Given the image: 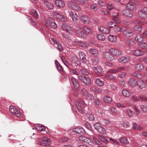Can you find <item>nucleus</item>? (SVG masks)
<instances>
[{
  "label": "nucleus",
  "instance_id": "obj_1",
  "mask_svg": "<svg viewBox=\"0 0 147 147\" xmlns=\"http://www.w3.org/2000/svg\"><path fill=\"white\" fill-rule=\"evenodd\" d=\"M45 25L47 26H50L53 28H55L57 26L54 20L52 18L49 17L45 20Z\"/></svg>",
  "mask_w": 147,
  "mask_h": 147
},
{
  "label": "nucleus",
  "instance_id": "obj_2",
  "mask_svg": "<svg viewBox=\"0 0 147 147\" xmlns=\"http://www.w3.org/2000/svg\"><path fill=\"white\" fill-rule=\"evenodd\" d=\"M9 110L13 114L17 117H20L21 115V113L19 109L13 106H11L9 107Z\"/></svg>",
  "mask_w": 147,
  "mask_h": 147
},
{
  "label": "nucleus",
  "instance_id": "obj_3",
  "mask_svg": "<svg viewBox=\"0 0 147 147\" xmlns=\"http://www.w3.org/2000/svg\"><path fill=\"white\" fill-rule=\"evenodd\" d=\"M53 15L54 16L56 17L57 19L61 21L64 22H66L67 18L62 14L57 11H54L53 12Z\"/></svg>",
  "mask_w": 147,
  "mask_h": 147
},
{
  "label": "nucleus",
  "instance_id": "obj_4",
  "mask_svg": "<svg viewBox=\"0 0 147 147\" xmlns=\"http://www.w3.org/2000/svg\"><path fill=\"white\" fill-rule=\"evenodd\" d=\"M109 52L110 53L113 55L117 57L121 55L122 54V52L121 51L114 48L110 49Z\"/></svg>",
  "mask_w": 147,
  "mask_h": 147
},
{
  "label": "nucleus",
  "instance_id": "obj_5",
  "mask_svg": "<svg viewBox=\"0 0 147 147\" xmlns=\"http://www.w3.org/2000/svg\"><path fill=\"white\" fill-rule=\"evenodd\" d=\"M61 27L63 30L69 33L72 32V29L71 26L67 23H64L61 26Z\"/></svg>",
  "mask_w": 147,
  "mask_h": 147
},
{
  "label": "nucleus",
  "instance_id": "obj_6",
  "mask_svg": "<svg viewBox=\"0 0 147 147\" xmlns=\"http://www.w3.org/2000/svg\"><path fill=\"white\" fill-rule=\"evenodd\" d=\"M40 144L43 146H47L49 145L51 143V140L50 138L45 137L43 138L42 140L39 142Z\"/></svg>",
  "mask_w": 147,
  "mask_h": 147
},
{
  "label": "nucleus",
  "instance_id": "obj_7",
  "mask_svg": "<svg viewBox=\"0 0 147 147\" xmlns=\"http://www.w3.org/2000/svg\"><path fill=\"white\" fill-rule=\"evenodd\" d=\"M140 17L143 18H145L147 16V7L144 8L138 11Z\"/></svg>",
  "mask_w": 147,
  "mask_h": 147
},
{
  "label": "nucleus",
  "instance_id": "obj_8",
  "mask_svg": "<svg viewBox=\"0 0 147 147\" xmlns=\"http://www.w3.org/2000/svg\"><path fill=\"white\" fill-rule=\"evenodd\" d=\"M102 55L104 58L109 60H113L114 59V57L108 52H103Z\"/></svg>",
  "mask_w": 147,
  "mask_h": 147
},
{
  "label": "nucleus",
  "instance_id": "obj_9",
  "mask_svg": "<svg viewBox=\"0 0 147 147\" xmlns=\"http://www.w3.org/2000/svg\"><path fill=\"white\" fill-rule=\"evenodd\" d=\"M69 15L71 17L72 21L73 22H76L78 21V16L76 13L71 11L69 12Z\"/></svg>",
  "mask_w": 147,
  "mask_h": 147
},
{
  "label": "nucleus",
  "instance_id": "obj_10",
  "mask_svg": "<svg viewBox=\"0 0 147 147\" xmlns=\"http://www.w3.org/2000/svg\"><path fill=\"white\" fill-rule=\"evenodd\" d=\"M122 13L125 16L131 18L133 16L132 12L128 9H123L122 11Z\"/></svg>",
  "mask_w": 147,
  "mask_h": 147
},
{
  "label": "nucleus",
  "instance_id": "obj_11",
  "mask_svg": "<svg viewBox=\"0 0 147 147\" xmlns=\"http://www.w3.org/2000/svg\"><path fill=\"white\" fill-rule=\"evenodd\" d=\"M132 54L136 57H140L143 55L144 54V52L140 49H137L132 51Z\"/></svg>",
  "mask_w": 147,
  "mask_h": 147
},
{
  "label": "nucleus",
  "instance_id": "obj_12",
  "mask_svg": "<svg viewBox=\"0 0 147 147\" xmlns=\"http://www.w3.org/2000/svg\"><path fill=\"white\" fill-rule=\"evenodd\" d=\"M93 69L96 75L102 76L103 75V71L102 68L100 66L94 67Z\"/></svg>",
  "mask_w": 147,
  "mask_h": 147
},
{
  "label": "nucleus",
  "instance_id": "obj_13",
  "mask_svg": "<svg viewBox=\"0 0 147 147\" xmlns=\"http://www.w3.org/2000/svg\"><path fill=\"white\" fill-rule=\"evenodd\" d=\"M82 128H80L78 127L74 128H73L72 129V131L73 132H75L76 134H79L82 133ZM79 139L80 140L82 141L83 139V137L82 136L79 137Z\"/></svg>",
  "mask_w": 147,
  "mask_h": 147
},
{
  "label": "nucleus",
  "instance_id": "obj_14",
  "mask_svg": "<svg viewBox=\"0 0 147 147\" xmlns=\"http://www.w3.org/2000/svg\"><path fill=\"white\" fill-rule=\"evenodd\" d=\"M134 68L136 71L140 72L144 70V67L143 64L141 63H139L135 65Z\"/></svg>",
  "mask_w": 147,
  "mask_h": 147
},
{
  "label": "nucleus",
  "instance_id": "obj_15",
  "mask_svg": "<svg viewBox=\"0 0 147 147\" xmlns=\"http://www.w3.org/2000/svg\"><path fill=\"white\" fill-rule=\"evenodd\" d=\"M55 3L57 7L59 8H63L65 5V3L63 0H56Z\"/></svg>",
  "mask_w": 147,
  "mask_h": 147
},
{
  "label": "nucleus",
  "instance_id": "obj_16",
  "mask_svg": "<svg viewBox=\"0 0 147 147\" xmlns=\"http://www.w3.org/2000/svg\"><path fill=\"white\" fill-rule=\"evenodd\" d=\"M98 30L104 34H109L110 32V30L103 26H100L98 28Z\"/></svg>",
  "mask_w": 147,
  "mask_h": 147
},
{
  "label": "nucleus",
  "instance_id": "obj_17",
  "mask_svg": "<svg viewBox=\"0 0 147 147\" xmlns=\"http://www.w3.org/2000/svg\"><path fill=\"white\" fill-rule=\"evenodd\" d=\"M129 61V58L128 57H122L118 59V61L120 63H125L128 62Z\"/></svg>",
  "mask_w": 147,
  "mask_h": 147
},
{
  "label": "nucleus",
  "instance_id": "obj_18",
  "mask_svg": "<svg viewBox=\"0 0 147 147\" xmlns=\"http://www.w3.org/2000/svg\"><path fill=\"white\" fill-rule=\"evenodd\" d=\"M135 40L137 42H142L144 41V38L140 34H138L135 38Z\"/></svg>",
  "mask_w": 147,
  "mask_h": 147
},
{
  "label": "nucleus",
  "instance_id": "obj_19",
  "mask_svg": "<svg viewBox=\"0 0 147 147\" xmlns=\"http://www.w3.org/2000/svg\"><path fill=\"white\" fill-rule=\"evenodd\" d=\"M138 82L133 78H130L129 80L128 83L131 87H134L137 85Z\"/></svg>",
  "mask_w": 147,
  "mask_h": 147
},
{
  "label": "nucleus",
  "instance_id": "obj_20",
  "mask_svg": "<svg viewBox=\"0 0 147 147\" xmlns=\"http://www.w3.org/2000/svg\"><path fill=\"white\" fill-rule=\"evenodd\" d=\"M83 95L90 100H92L93 99V95L88 93L85 89H83Z\"/></svg>",
  "mask_w": 147,
  "mask_h": 147
},
{
  "label": "nucleus",
  "instance_id": "obj_21",
  "mask_svg": "<svg viewBox=\"0 0 147 147\" xmlns=\"http://www.w3.org/2000/svg\"><path fill=\"white\" fill-rule=\"evenodd\" d=\"M76 105L79 111L81 113H83V111L82 109V107L83 104L82 103L78 101H76Z\"/></svg>",
  "mask_w": 147,
  "mask_h": 147
},
{
  "label": "nucleus",
  "instance_id": "obj_22",
  "mask_svg": "<svg viewBox=\"0 0 147 147\" xmlns=\"http://www.w3.org/2000/svg\"><path fill=\"white\" fill-rule=\"evenodd\" d=\"M137 85L138 88L140 89H143L145 88L146 87V84L143 80L138 81Z\"/></svg>",
  "mask_w": 147,
  "mask_h": 147
},
{
  "label": "nucleus",
  "instance_id": "obj_23",
  "mask_svg": "<svg viewBox=\"0 0 147 147\" xmlns=\"http://www.w3.org/2000/svg\"><path fill=\"white\" fill-rule=\"evenodd\" d=\"M123 34L125 36H130L133 34L132 31L129 29H125L123 32Z\"/></svg>",
  "mask_w": 147,
  "mask_h": 147
},
{
  "label": "nucleus",
  "instance_id": "obj_24",
  "mask_svg": "<svg viewBox=\"0 0 147 147\" xmlns=\"http://www.w3.org/2000/svg\"><path fill=\"white\" fill-rule=\"evenodd\" d=\"M125 44L128 47L130 48L133 46L135 42L133 40L128 39L126 40Z\"/></svg>",
  "mask_w": 147,
  "mask_h": 147
},
{
  "label": "nucleus",
  "instance_id": "obj_25",
  "mask_svg": "<svg viewBox=\"0 0 147 147\" xmlns=\"http://www.w3.org/2000/svg\"><path fill=\"white\" fill-rule=\"evenodd\" d=\"M85 33L86 35L83 34V37L86 36V35L90 34L91 33V29L88 28L86 26L83 27V33Z\"/></svg>",
  "mask_w": 147,
  "mask_h": 147
},
{
  "label": "nucleus",
  "instance_id": "obj_26",
  "mask_svg": "<svg viewBox=\"0 0 147 147\" xmlns=\"http://www.w3.org/2000/svg\"><path fill=\"white\" fill-rule=\"evenodd\" d=\"M108 40L110 42H114L117 41V37L116 36L111 35L108 36Z\"/></svg>",
  "mask_w": 147,
  "mask_h": 147
},
{
  "label": "nucleus",
  "instance_id": "obj_27",
  "mask_svg": "<svg viewBox=\"0 0 147 147\" xmlns=\"http://www.w3.org/2000/svg\"><path fill=\"white\" fill-rule=\"evenodd\" d=\"M83 83L88 86L90 85L91 81L90 79L86 76H83Z\"/></svg>",
  "mask_w": 147,
  "mask_h": 147
},
{
  "label": "nucleus",
  "instance_id": "obj_28",
  "mask_svg": "<svg viewBox=\"0 0 147 147\" xmlns=\"http://www.w3.org/2000/svg\"><path fill=\"white\" fill-rule=\"evenodd\" d=\"M103 99L105 102L108 104H110L112 101V98L110 97L107 96H104Z\"/></svg>",
  "mask_w": 147,
  "mask_h": 147
},
{
  "label": "nucleus",
  "instance_id": "obj_29",
  "mask_svg": "<svg viewBox=\"0 0 147 147\" xmlns=\"http://www.w3.org/2000/svg\"><path fill=\"white\" fill-rule=\"evenodd\" d=\"M120 141L122 143L126 145L129 144V142L127 138L125 137H123L119 139Z\"/></svg>",
  "mask_w": 147,
  "mask_h": 147
},
{
  "label": "nucleus",
  "instance_id": "obj_30",
  "mask_svg": "<svg viewBox=\"0 0 147 147\" xmlns=\"http://www.w3.org/2000/svg\"><path fill=\"white\" fill-rule=\"evenodd\" d=\"M123 95L126 97H128L130 96L131 93L127 90H124L122 91Z\"/></svg>",
  "mask_w": 147,
  "mask_h": 147
},
{
  "label": "nucleus",
  "instance_id": "obj_31",
  "mask_svg": "<svg viewBox=\"0 0 147 147\" xmlns=\"http://www.w3.org/2000/svg\"><path fill=\"white\" fill-rule=\"evenodd\" d=\"M90 23L91 21L89 18L86 16H83V24H88Z\"/></svg>",
  "mask_w": 147,
  "mask_h": 147
},
{
  "label": "nucleus",
  "instance_id": "obj_32",
  "mask_svg": "<svg viewBox=\"0 0 147 147\" xmlns=\"http://www.w3.org/2000/svg\"><path fill=\"white\" fill-rule=\"evenodd\" d=\"M98 136L99 139L102 142H104L105 143H107L109 141L104 136L100 135H98Z\"/></svg>",
  "mask_w": 147,
  "mask_h": 147
},
{
  "label": "nucleus",
  "instance_id": "obj_33",
  "mask_svg": "<svg viewBox=\"0 0 147 147\" xmlns=\"http://www.w3.org/2000/svg\"><path fill=\"white\" fill-rule=\"evenodd\" d=\"M96 84L99 86H103L105 83L104 81H102L100 79L97 78L96 80Z\"/></svg>",
  "mask_w": 147,
  "mask_h": 147
},
{
  "label": "nucleus",
  "instance_id": "obj_34",
  "mask_svg": "<svg viewBox=\"0 0 147 147\" xmlns=\"http://www.w3.org/2000/svg\"><path fill=\"white\" fill-rule=\"evenodd\" d=\"M71 81L75 89H78L79 87V83L76 82V79L74 78H73L71 79Z\"/></svg>",
  "mask_w": 147,
  "mask_h": 147
},
{
  "label": "nucleus",
  "instance_id": "obj_35",
  "mask_svg": "<svg viewBox=\"0 0 147 147\" xmlns=\"http://www.w3.org/2000/svg\"><path fill=\"white\" fill-rule=\"evenodd\" d=\"M97 39L100 41H103L105 39V36L102 34H98L96 35Z\"/></svg>",
  "mask_w": 147,
  "mask_h": 147
},
{
  "label": "nucleus",
  "instance_id": "obj_36",
  "mask_svg": "<svg viewBox=\"0 0 147 147\" xmlns=\"http://www.w3.org/2000/svg\"><path fill=\"white\" fill-rule=\"evenodd\" d=\"M89 53L90 54L96 56L98 54V52L96 49H90L89 50Z\"/></svg>",
  "mask_w": 147,
  "mask_h": 147
},
{
  "label": "nucleus",
  "instance_id": "obj_37",
  "mask_svg": "<svg viewBox=\"0 0 147 147\" xmlns=\"http://www.w3.org/2000/svg\"><path fill=\"white\" fill-rule=\"evenodd\" d=\"M104 78L107 80H113L116 78V77L111 75H109L105 76Z\"/></svg>",
  "mask_w": 147,
  "mask_h": 147
},
{
  "label": "nucleus",
  "instance_id": "obj_38",
  "mask_svg": "<svg viewBox=\"0 0 147 147\" xmlns=\"http://www.w3.org/2000/svg\"><path fill=\"white\" fill-rule=\"evenodd\" d=\"M44 5L46 6V7L49 9H52L54 7L53 5L51 3L48 2H46L45 3Z\"/></svg>",
  "mask_w": 147,
  "mask_h": 147
},
{
  "label": "nucleus",
  "instance_id": "obj_39",
  "mask_svg": "<svg viewBox=\"0 0 147 147\" xmlns=\"http://www.w3.org/2000/svg\"><path fill=\"white\" fill-rule=\"evenodd\" d=\"M132 76L136 77L140 79H141L143 78L142 75L139 73H137L134 72L132 74Z\"/></svg>",
  "mask_w": 147,
  "mask_h": 147
},
{
  "label": "nucleus",
  "instance_id": "obj_40",
  "mask_svg": "<svg viewBox=\"0 0 147 147\" xmlns=\"http://www.w3.org/2000/svg\"><path fill=\"white\" fill-rule=\"evenodd\" d=\"M36 128L38 131H43L45 130V127L43 125L40 124L38 125Z\"/></svg>",
  "mask_w": 147,
  "mask_h": 147
},
{
  "label": "nucleus",
  "instance_id": "obj_41",
  "mask_svg": "<svg viewBox=\"0 0 147 147\" xmlns=\"http://www.w3.org/2000/svg\"><path fill=\"white\" fill-rule=\"evenodd\" d=\"M86 117L88 118L90 121H93L94 119V115L91 114L86 113Z\"/></svg>",
  "mask_w": 147,
  "mask_h": 147
},
{
  "label": "nucleus",
  "instance_id": "obj_42",
  "mask_svg": "<svg viewBox=\"0 0 147 147\" xmlns=\"http://www.w3.org/2000/svg\"><path fill=\"white\" fill-rule=\"evenodd\" d=\"M97 131L102 134L105 135L106 134V131L105 129L102 126Z\"/></svg>",
  "mask_w": 147,
  "mask_h": 147
},
{
  "label": "nucleus",
  "instance_id": "obj_43",
  "mask_svg": "<svg viewBox=\"0 0 147 147\" xmlns=\"http://www.w3.org/2000/svg\"><path fill=\"white\" fill-rule=\"evenodd\" d=\"M83 142L87 143L89 145H92V142H90V139L86 137H83Z\"/></svg>",
  "mask_w": 147,
  "mask_h": 147
},
{
  "label": "nucleus",
  "instance_id": "obj_44",
  "mask_svg": "<svg viewBox=\"0 0 147 147\" xmlns=\"http://www.w3.org/2000/svg\"><path fill=\"white\" fill-rule=\"evenodd\" d=\"M31 14L34 16L35 18H38V15L36 11L34 9H32L31 11Z\"/></svg>",
  "mask_w": 147,
  "mask_h": 147
},
{
  "label": "nucleus",
  "instance_id": "obj_45",
  "mask_svg": "<svg viewBox=\"0 0 147 147\" xmlns=\"http://www.w3.org/2000/svg\"><path fill=\"white\" fill-rule=\"evenodd\" d=\"M127 8L128 9L132 10L135 8V6L130 3H129L127 4Z\"/></svg>",
  "mask_w": 147,
  "mask_h": 147
},
{
  "label": "nucleus",
  "instance_id": "obj_46",
  "mask_svg": "<svg viewBox=\"0 0 147 147\" xmlns=\"http://www.w3.org/2000/svg\"><path fill=\"white\" fill-rule=\"evenodd\" d=\"M127 114L130 117L132 116L134 114L133 111L129 109H127L125 110Z\"/></svg>",
  "mask_w": 147,
  "mask_h": 147
},
{
  "label": "nucleus",
  "instance_id": "obj_47",
  "mask_svg": "<svg viewBox=\"0 0 147 147\" xmlns=\"http://www.w3.org/2000/svg\"><path fill=\"white\" fill-rule=\"evenodd\" d=\"M133 128L135 130L141 129L142 128L139 125L136 123H134L133 124Z\"/></svg>",
  "mask_w": 147,
  "mask_h": 147
},
{
  "label": "nucleus",
  "instance_id": "obj_48",
  "mask_svg": "<svg viewBox=\"0 0 147 147\" xmlns=\"http://www.w3.org/2000/svg\"><path fill=\"white\" fill-rule=\"evenodd\" d=\"M110 111L112 114H116L117 112V110L115 107H111L110 108Z\"/></svg>",
  "mask_w": 147,
  "mask_h": 147
},
{
  "label": "nucleus",
  "instance_id": "obj_49",
  "mask_svg": "<svg viewBox=\"0 0 147 147\" xmlns=\"http://www.w3.org/2000/svg\"><path fill=\"white\" fill-rule=\"evenodd\" d=\"M55 47L57 48L59 51H62L63 48L61 45V44L59 43L58 44H56Z\"/></svg>",
  "mask_w": 147,
  "mask_h": 147
},
{
  "label": "nucleus",
  "instance_id": "obj_50",
  "mask_svg": "<svg viewBox=\"0 0 147 147\" xmlns=\"http://www.w3.org/2000/svg\"><path fill=\"white\" fill-rule=\"evenodd\" d=\"M71 7L75 11H80V7L76 5H73L71 6Z\"/></svg>",
  "mask_w": 147,
  "mask_h": 147
},
{
  "label": "nucleus",
  "instance_id": "obj_51",
  "mask_svg": "<svg viewBox=\"0 0 147 147\" xmlns=\"http://www.w3.org/2000/svg\"><path fill=\"white\" fill-rule=\"evenodd\" d=\"M140 48L142 49H147V44L146 42H143L140 45Z\"/></svg>",
  "mask_w": 147,
  "mask_h": 147
},
{
  "label": "nucleus",
  "instance_id": "obj_52",
  "mask_svg": "<svg viewBox=\"0 0 147 147\" xmlns=\"http://www.w3.org/2000/svg\"><path fill=\"white\" fill-rule=\"evenodd\" d=\"M94 125L95 129L97 130L101 126L100 124L98 122L94 123Z\"/></svg>",
  "mask_w": 147,
  "mask_h": 147
},
{
  "label": "nucleus",
  "instance_id": "obj_53",
  "mask_svg": "<svg viewBox=\"0 0 147 147\" xmlns=\"http://www.w3.org/2000/svg\"><path fill=\"white\" fill-rule=\"evenodd\" d=\"M114 30L116 32H121L123 30V28L121 27L117 26L115 27Z\"/></svg>",
  "mask_w": 147,
  "mask_h": 147
},
{
  "label": "nucleus",
  "instance_id": "obj_54",
  "mask_svg": "<svg viewBox=\"0 0 147 147\" xmlns=\"http://www.w3.org/2000/svg\"><path fill=\"white\" fill-rule=\"evenodd\" d=\"M133 109L136 115H138L140 114V112L136 106L133 107Z\"/></svg>",
  "mask_w": 147,
  "mask_h": 147
},
{
  "label": "nucleus",
  "instance_id": "obj_55",
  "mask_svg": "<svg viewBox=\"0 0 147 147\" xmlns=\"http://www.w3.org/2000/svg\"><path fill=\"white\" fill-rule=\"evenodd\" d=\"M94 92L97 93H100L102 92V90L100 89L97 87H95L93 90Z\"/></svg>",
  "mask_w": 147,
  "mask_h": 147
},
{
  "label": "nucleus",
  "instance_id": "obj_56",
  "mask_svg": "<svg viewBox=\"0 0 147 147\" xmlns=\"http://www.w3.org/2000/svg\"><path fill=\"white\" fill-rule=\"evenodd\" d=\"M90 7L91 9H94L95 11H96L98 10L97 8V4L96 3H93L92 4Z\"/></svg>",
  "mask_w": 147,
  "mask_h": 147
},
{
  "label": "nucleus",
  "instance_id": "obj_57",
  "mask_svg": "<svg viewBox=\"0 0 147 147\" xmlns=\"http://www.w3.org/2000/svg\"><path fill=\"white\" fill-rule=\"evenodd\" d=\"M77 34L79 37H82L83 34L82 29L80 28L78 29L77 30Z\"/></svg>",
  "mask_w": 147,
  "mask_h": 147
},
{
  "label": "nucleus",
  "instance_id": "obj_58",
  "mask_svg": "<svg viewBox=\"0 0 147 147\" xmlns=\"http://www.w3.org/2000/svg\"><path fill=\"white\" fill-rule=\"evenodd\" d=\"M101 14L102 15H107L110 14L109 11L106 9L102 11H101Z\"/></svg>",
  "mask_w": 147,
  "mask_h": 147
},
{
  "label": "nucleus",
  "instance_id": "obj_59",
  "mask_svg": "<svg viewBox=\"0 0 147 147\" xmlns=\"http://www.w3.org/2000/svg\"><path fill=\"white\" fill-rule=\"evenodd\" d=\"M98 4L100 6L102 7L105 5V3L101 0H99L97 2Z\"/></svg>",
  "mask_w": 147,
  "mask_h": 147
},
{
  "label": "nucleus",
  "instance_id": "obj_60",
  "mask_svg": "<svg viewBox=\"0 0 147 147\" xmlns=\"http://www.w3.org/2000/svg\"><path fill=\"white\" fill-rule=\"evenodd\" d=\"M119 70L116 69H111L109 71V72L111 73L115 74L118 72Z\"/></svg>",
  "mask_w": 147,
  "mask_h": 147
},
{
  "label": "nucleus",
  "instance_id": "obj_61",
  "mask_svg": "<svg viewBox=\"0 0 147 147\" xmlns=\"http://www.w3.org/2000/svg\"><path fill=\"white\" fill-rule=\"evenodd\" d=\"M140 99L143 101H147V97L145 96L141 95L139 97Z\"/></svg>",
  "mask_w": 147,
  "mask_h": 147
},
{
  "label": "nucleus",
  "instance_id": "obj_62",
  "mask_svg": "<svg viewBox=\"0 0 147 147\" xmlns=\"http://www.w3.org/2000/svg\"><path fill=\"white\" fill-rule=\"evenodd\" d=\"M94 102L97 105H101V102L98 98L94 99Z\"/></svg>",
  "mask_w": 147,
  "mask_h": 147
},
{
  "label": "nucleus",
  "instance_id": "obj_63",
  "mask_svg": "<svg viewBox=\"0 0 147 147\" xmlns=\"http://www.w3.org/2000/svg\"><path fill=\"white\" fill-rule=\"evenodd\" d=\"M134 28L135 30H137L139 31H141L142 30V27L138 26V25H136L134 27Z\"/></svg>",
  "mask_w": 147,
  "mask_h": 147
},
{
  "label": "nucleus",
  "instance_id": "obj_64",
  "mask_svg": "<svg viewBox=\"0 0 147 147\" xmlns=\"http://www.w3.org/2000/svg\"><path fill=\"white\" fill-rule=\"evenodd\" d=\"M141 109L143 112H147V106L142 105L141 106Z\"/></svg>",
  "mask_w": 147,
  "mask_h": 147
}]
</instances>
